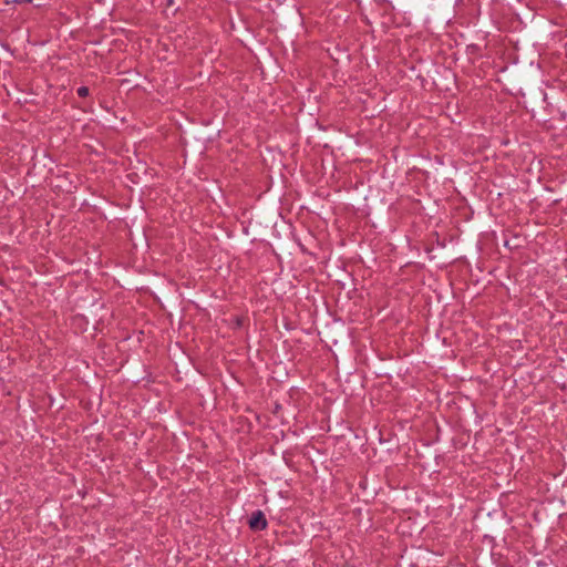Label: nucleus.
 <instances>
[{
    "label": "nucleus",
    "instance_id": "nucleus-1",
    "mask_svg": "<svg viewBox=\"0 0 567 567\" xmlns=\"http://www.w3.org/2000/svg\"><path fill=\"white\" fill-rule=\"evenodd\" d=\"M249 526H250V528L256 529V530H261V529L266 528L267 520L265 518V515L259 511L254 513L249 519Z\"/></svg>",
    "mask_w": 567,
    "mask_h": 567
},
{
    "label": "nucleus",
    "instance_id": "nucleus-2",
    "mask_svg": "<svg viewBox=\"0 0 567 567\" xmlns=\"http://www.w3.org/2000/svg\"><path fill=\"white\" fill-rule=\"evenodd\" d=\"M78 94L82 97L86 96L89 94V89L86 86H80L78 89Z\"/></svg>",
    "mask_w": 567,
    "mask_h": 567
}]
</instances>
